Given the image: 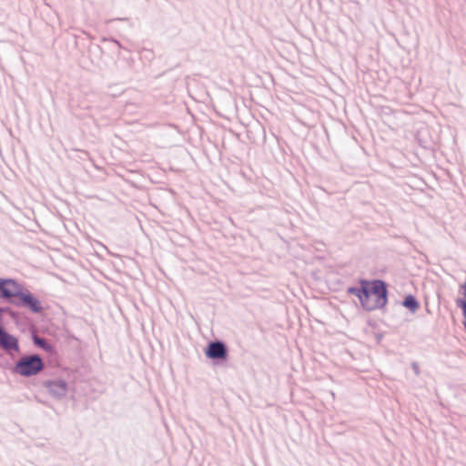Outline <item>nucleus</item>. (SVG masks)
I'll list each match as a JSON object with an SVG mask.
<instances>
[{
	"label": "nucleus",
	"mask_w": 466,
	"mask_h": 466,
	"mask_svg": "<svg viewBox=\"0 0 466 466\" xmlns=\"http://www.w3.org/2000/svg\"><path fill=\"white\" fill-rule=\"evenodd\" d=\"M111 41L114 42L115 44H116L118 46H120V44L117 40L112 38Z\"/></svg>",
	"instance_id": "obj_10"
},
{
	"label": "nucleus",
	"mask_w": 466,
	"mask_h": 466,
	"mask_svg": "<svg viewBox=\"0 0 466 466\" xmlns=\"http://www.w3.org/2000/svg\"><path fill=\"white\" fill-rule=\"evenodd\" d=\"M119 20H127V18L124 17V18H120Z\"/></svg>",
	"instance_id": "obj_11"
},
{
	"label": "nucleus",
	"mask_w": 466,
	"mask_h": 466,
	"mask_svg": "<svg viewBox=\"0 0 466 466\" xmlns=\"http://www.w3.org/2000/svg\"><path fill=\"white\" fill-rule=\"evenodd\" d=\"M1 296L4 298L20 297L22 294L20 286L14 280L5 279L0 281Z\"/></svg>",
	"instance_id": "obj_3"
},
{
	"label": "nucleus",
	"mask_w": 466,
	"mask_h": 466,
	"mask_svg": "<svg viewBox=\"0 0 466 466\" xmlns=\"http://www.w3.org/2000/svg\"><path fill=\"white\" fill-rule=\"evenodd\" d=\"M50 389H51V390H57L59 391H61L62 393H65L66 390V382L61 381V380L52 382V383H50Z\"/></svg>",
	"instance_id": "obj_8"
},
{
	"label": "nucleus",
	"mask_w": 466,
	"mask_h": 466,
	"mask_svg": "<svg viewBox=\"0 0 466 466\" xmlns=\"http://www.w3.org/2000/svg\"><path fill=\"white\" fill-rule=\"evenodd\" d=\"M403 306L410 309L411 311H415L418 309L419 304L416 301L415 298L410 295L405 298L403 301Z\"/></svg>",
	"instance_id": "obj_7"
},
{
	"label": "nucleus",
	"mask_w": 466,
	"mask_h": 466,
	"mask_svg": "<svg viewBox=\"0 0 466 466\" xmlns=\"http://www.w3.org/2000/svg\"><path fill=\"white\" fill-rule=\"evenodd\" d=\"M35 344L39 345L43 349L46 350L49 348V346H47L46 342L43 339L35 338Z\"/></svg>",
	"instance_id": "obj_9"
},
{
	"label": "nucleus",
	"mask_w": 466,
	"mask_h": 466,
	"mask_svg": "<svg viewBox=\"0 0 466 466\" xmlns=\"http://www.w3.org/2000/svg\"><path fill=\"white\" fill-rule=\"evenodd\" d=\"M0 345L6 350L17 351L19 350L16 338L7 334L3 329L0 331Z\"/></svg>",
	"instance_id": "obj_5"
},
{
	"label": "nucleus",
	"mask_w": 466,
	"mask_h": 466,
	"mask_svg": "<svg viewBox=\"0 0 466 466\" xmlns=\"http://www.w3.org/2000/svg\"><path fill=\"white\" fill-rule=\"evenodd\" d=\"M44 368L43 360L36 355L23 357L15 366V371L25 377L37 374Z\"/></svg>",
	"instance_id": "obj_2"
},
{
	"label": "nucleus",
	"mask_w": 466,
	"mask_h": 466,
	"mask_svg": "<svg viewBox=\"0 0 466 466\" xmlns=\"http://www.w3.org/2000/svg\"><path fill=\"white\" fill-rule=\"evenodd\" d=\"M206 356L209 359H222L227 358V350L225 345L221 342H211L206 350Z\"/></svg>",
	"instance_id": "obj_4"
},
{
	"label": "nucleus",
	"mask_w": 466,
	"mask_h": 466,
	"mask_svg": "<svg viewBox=\"0 0 466 466\" xmlns=\"http://www.w3.org/2000/svg\"><path fill=\"white\" fill-rule=\"evenodd\" d=\"M19 299L24 305L27 306L30 309H32L35 312H38L41 309L39 300L29 292L22 293Z\"/></svg>",
	"instance_id": "obj_6"
},
{
	"label": "nucleus",
	"mask_w": 466,
	"mask_h": 466,
	"mask_svg": "<svg viewBox=\"0 0 466 466\" xmlns=\"http://www.w3.org/2000/svg\"><path fill=\"white\" fill-rule=\"evenodd\" d=\"M349 292L356 295L366 310H376L387 303V289L380 280L360 282V289L351 288Z\"/></svg>",
	"instance_id": "obj_1"
}]
</instances>
